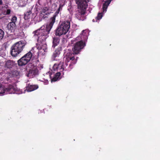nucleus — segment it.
Listing matches in <instances>:
<instances>
[{
    "instance_id": "17",
    "label": "nucleus",
    "mask_w": 160,
    "mask_h": 160,
    "mask_svg": "<svg viewBox=\"0 0 160 160\" xmlns=\"http://www.w3.org/2000/svg\"><path fill=\"white\" fill-rule=\"evenodd\" d=\"M32 13L31 10H29L24 13V18L25 20H28L30 19L31 17V14Z\"/></svg>"
},
{
    "instance_id": "12",
    "label": "nucleus",
    "mask_w": 160,
    "mask_h": 160,
    "mask_svg": "<svg viewBox=\"0 0 160 160\" xmlns=\"http://www.w3.org/2000/svg\"><path fill=\"white\" fill-rule=\"evenodd\" d=\"M15 62L12 60H8L6 62L5 66L7 68H12L15 65Z\"/></svg>"
},
{
    "instance_id": "2",
    "label": "nucleus",
    "mask_w": 160,
    "mask_h": 160,
    "mask_svg": "<svg viewBox=\"0 0 160 160\" xmlns=\"http://www.w3.org/2000/svg\"><path fill=\"white\" fill-rule=\"evenodd\" d=\"M53 25L49 22L47 23L46 26H42L40 28L34 31L33 33L34 36L38 37V40L43 42L48 37V34Z\"/></svg>"
},
{
    "instance_id": "31",
    "label": "nucleus",
    "mask_w": 160,
    "mask_h": 160,
    "mask_svg": "<svg viewBox=\"0 0 160 160\" xmlns=\"http://www.w3.org/2000/svg\"><path fill=\"white\" fill-rule=\"evenodd\" d=\"M2 15H3L2 11L1 10H0V19L2 17Z\"/></svg>"
},
{
    "instance_id": "13",
    "label": "nucleus",
    "mask_w": 160,
    "mask_h": 160,
    "mask_svg": "<svg viewBox=\"0 0 160 160\" xmlns=\"http://www.w3.org/2000/svg\"><path fill=\"white\" fill-rule=\"evenodd\" d=\"M59 10H57L54 13L53 16L50 18L49 20V22L54 24L55 22L56 18L58 14H59Z\"/></svg>"
},
{
    "instance_id": "26",
    "label": "nucleus",
    "mask_w": 160,
    "mask_h": 160,
    "mask_svg": "<svg viewBox=\"0 0 160 160\" xmlns=\"http://www.w3.org/2000/svg\"><path fill=\"white\" fill-rule=\"evenodd\" d=\"M12 75L14 76H15L17 77L19 75V73L18 71L17 70H15L12 72Z\"/></svg>"
},
{
    "instance_id": "32",
    "label": "nucleus",
    "mask_w": 160,
    "mask_h": 160,
    "mask_svg": "<svg viewBox=\"0 0 160 160\" xmlns=\"http://www.w3.org/2000/svg\"><path fill=\"white\" fill-rule=\"evenodd\" d=\"M98 20H96V19H95V20L94 19H93L92 20V21L93 22H97Z\"/></svg>"
},
{
    "instance_id": "22",
    "label": "nucleus",
    "mask_w": 160,
    "mask_h": 160,
    "mask_svg": "<svg viewBox=\"0 0 160 160\" xmlns=\"http://www.w3.org/2000/svg\"><path fill=\"white\" fill-rule=\"evenodd\" d=\"M32 53L30 51L24 55L23 56H25V57L30 61L31 59H32Z\"/></svg>"
},
{
    "instance_id": "18",
    "label": "nucleus",
    "mask_w": 160,
    "mask_h": 160,
    "mask_svg": "<svg viewBox=\"0 0 160 160\" xmlns=\"http://www.w3.org/2000/svg\"><path fill=\"white\" fill-rule=\"evenodd\" d=\"M16 27V24L14 22H10L8 23L7 26V28L8 30L11 31L13 30V28Z\"/></svg>"
},
{
    "instance_id": "33",
    "label": "nucleus",
    "mask_w": 160,
    "mask_h": 160,
    "mask_svg": "<svg viewBox=\"0 0 160 160\" xmlns=\"http://www.w3.org/2000/svg\"><path fill=\"white\" fill-rule=\"evenodd\" d=\"M2 1L1 0H0V5H2Z\"/></svg>"
},
{
    "instance_id": "20",
    "label": "nucleus",
    "mask_w": 160,
    "mask_h": 160,
    "mask_svg": "<svg viewBox=\"0 0 160 160\" xmlns=\"http://www.w3.org/2000/svg\"><path fill=\"white\" fill-rule=\"evenodd\" d=\"M59 39L58 38H53L52 42L53 45L52 47L54 48L59 43Z\"/></svg>"
},
{
    "instance_id": "28",
    "label": "nucleus",
    "mask_w": 160,
    "mask_h": 160,
    "mask_svg": "<svg viewBox=\"0 0 160 160\" xmlns=\"http://www.w3.org/2000/svg\"><path fill=\"white\" fill-rule=\"evenodd\" d=\"M11 10L10 9H7L6 13L5 14L6 15H9L10 13Z\"/></svg>"
},
{
    "instance_id": "1",
    "label": "nucleus",
    "mask_w": 160,
    "mask_h": 160,
    "mask_svg": "<svg viewBox=\"0 0 160 160\" xmlns=\"http://www.w3.org/2000/svg\"><path fill=\"white\" fill-rule=\"evenodd\" d=\"M77 59H75L74 54L69 51L64 55L63 62H60L58 67L62 70L70 71L73 68V65L76 63Z\"/></svg>"
},
{
    "instance_id": "7",
    "label": "nucleus",
    "mask_w": 160,
    "mask_h": 160,
    "mask_svg": "<svg viewBox=\"0 0 160 160\" xmlns=\"http://www.w3.org/2000/svg\"><path fill=\"white\" fill-rule=\"evenodd\" d=\"M31 52L32 53V60H34V62H39V61L38 58L39 56V53L38 50L37 49L35 50L34 49H32L30 50Z\"/></svg>"
},
{
    "instance_id": "3",
    "label": "nucleus",
    "mask_w": 160,
    "mask_h": 160,
    "mask_svg": "<svg viewBox=\"0 0 160 160\" xmlns=\"http://www.w3.org/2000/svg\"><path fill=\"white\" fill-rule=\"evenodd\" d=\"M88 2L90 0H87ZM76 4L77 5V10L76 14V17L79 20L83 19V16L86 13V9L88 7V2L86 0H75Z\"/></svg>"
},
{
    "instance_id": "11",
    "label": "nucleus",
    "mask_w": 160,
    "mask_h": 160,
    "mask_svg": "<svg viewBox=\"0 0 160 160\" xmlns=\"http://www.w3.org/2000/svg\"><path fill=\"white\" fill-rule=\"evenodd\" d=\"M28 73L27 76L28 77L32 76L38 74V70L37 68L27 70Z\"/></svg>"
},
{
    "instance_id": "24",
    "label": "nucleus",
    "mask_w": 160,
    "mask_h": 160,
    "mask_svg": "<svg viewBox=\"0 0 160 160\" xmlns=\"http://www.w3.org/2000/svg\"><path fill=\"white\" fill-rule=\"evenodd\" d=\"M102 17V14L101 13H99L97 17L95 18L97 20H98L101 19Z\"/></svg>"
},
{
    "instance_id": "15",
    "label": "nucleus",
    "mask_w": 160,
    "mask_h": 160,
    "mask_svg": "<svg viewBox=\"0 0 160 160\" xmlns=\"http://www.w3.org/2000/svg\"><path fill=\"white\" fill-rule=\"evenodd\" d=\"M14 89L12 85H9L7 88H5V94H8L12 93L14 91Z\"/></svg>"
},
{
    "instance_id": "29",
    "label": "nucleus",
    "mask_w": 160,
    "mask_h": 160,
    "mask_svg": "<svg viewBox=\"0 0 160 160\" xmlns=\"http://www.w3.org/2000/svg\"><path fill=\"white\" fill-rule=\"evenodd\" d=\"M42 1L43 0H38V3L40 5H42L43 4V3L42 2Z\"/></svg>"
},
{
    "instance_id": "14",
    "label": "nucleus",
    "mask_w": 160,
    "mask_h": 160,
    "mask_svg": "<svg viewBox=\"0 0 160 160\" xmlns=\"http://www.w3.org/2000/svg\"><path fill=\"white\" fill-rule=\"evenodd\" d=\"M26 69V71L37 68V65L32 63H29L27 65Z\"/></svg>"
},
{
    "instance_id": "10",
    "label": "nucleus",
    "mask_w": 160,
    "mask_h": 160,
    "mask_svg": "<svg viewBox=\"0 0 160 160\" xmlns=\"http://www.w3.org/2000/svg\"><path fill=\"white\" fill-rule=\"evenodd\" d=\"M62 50V48L61 46H59L55 51L52 55L53 58L55 59L57 57H58Z\"/></svg>"
},
{
    "instance_id": "23",
    "label": "nucleus",
    "mask_w": 160,
    "mask_h": 160,
    "mask_svg": "<svg viewBox=\"0 0 160 160\" xmlns=\"http://www.w3.org/2000/svg\"><path fill=\"white\" fill-rule=\"evenodd\" d=\"M86 30H83L81 33L80 34L81 37L82 38H85V39H87L88 38L87 34L86 33Z\"/></svg>"
},
{
    "instance_id": "19",
    "label": "nucleus",
    "mask_w": 160,
    "mask_h": 160,
    "mask_svg": "<svg viewBox=\"0 0 160 160\" xmlns=\"http://www.w3.org/2000/svg\"><path fill=\"white\" fill-rule=\"evenodd\" d=\"M61 75V73L60 72H58L56 73L54 75V77L51 79V82H55L58 80L59 77Z\"/></svg>"
},
{
    "instance_id": "4",
    "label": "nucleus",
    "mask_w": 160,
    "mask_h": 160,
    "mask_svg": "<svg viewBox=\"0 0 160 160\" xmlns=\"http://www.w3.org/2000/svg\"><path fill=\"white\" fill-rule=\"evenodd\" d=\"M70 27V22L69 20L62 22L57 27L55 34L56 36H60L65 34L69 31Z\"/></svg>"
},
{
    "instance_id": "27",
    "label": "nucleus",
    "mask_w": 160,
    "mask_h": 160,
    "mask_svg": "<svg viewBox=\"0 0 160 160\" xmlns=\"http://www.w3.org/2000/svg\"><path fill=\"white\" fill-rule=\"evenodd\" d=\"M17 20V18L15 16H12L11 18L12 22H13L15 23V22H16Z\"/></svg>"
},
{
    "instance_id": "21",
    "label": "nucleus",
    "mask_w": 160,
    "mask_h": 160,
    "mask_svg": "<svg viewBox=\"0 0 160 160\" xmlns=\"http://www.w3.org/2000/svg\"><path fill=\"white\" fill-rule=\"evenodd\" d=\"M48 10V8L47 7H45L43 8L42 9L40 13L41 16L42 15H43V16L45 14L47 15L48 13L47 12Z\"/></svg>"
},
{
    "instance_id": "16",
    "label": "nucleus",
    "mask_w": 160,
    "mask_h": 160,
    "mask_svg": "<svg viewBox=\"0 0 160 160\" xmlns=\"http://www.w3.org/2000/svg\"><path fill=\"white\" fill-rule=\"evenodd\" d=\"M111 2V0H107L105 2L102 6V9L103 12L106 11L108 7L110 4Z\"/></svg>"
},
{
    "instance_id": "30",
    "label": "nucleus",
    "mask_w": 160,
    "mask_h": 160,
    "mask_svg": "<svg viewBox=\"0 0 160 160\" xmlns=\"http://www.w3.org/2000/svg\"><path fill=\"white\" fill-rule=\"evenodd\" d=\"M62 6L61 4H60L59 5V8L57 10H59V11L60 12V10L62 9Z\"/></svg>"
},
{
    "instance_id": "9",
    "label": "nucleus",
    "mask_w": 160,
    "mask_h": 160,
    "mask_svg": "<svg viewBox=\"0 0 160 160\" xmlns=\"http://www.w3.org/2000/svg\"><path fill=\"white\" fill-rule=\"evenodd\" d=\"M38 88L37 85H31L30 84H27L26 86V90L28 92H30L36 90Z\"/></svg>"
},
{
    "instance_id": "8",
    "label": "nucleus",
    "mask_w": 160,
    "mask_h": 160,
    "mask_svg": "<svg viewBox=\"0 0 160 160\" xmlns=\"http://www.w3.org/2000/svg\"><path fill=\"white\" fill-rule=\"evenodd\" d=\"M23 56L18 61V64L19 66H23L26 65L29 61Z\"/></svg>"
},
{
    "instance_id": "6",
    "label": "nucleus",
    "mask_w": 160,
    "mask_h": 160,
    "mask_svg": "<svg viewBox=\"0 0 160 160\" xmlns=\"http://www.w3.org/2000/svg\"><path fill=\"white\" fill-rule=\"evenodd\" d=\"M86 45L85 42L82 40L77 42L74 44V46L72 48V50L74 54H77L79 53L81 50L83 49Z\"/></svg>"
},
{
    "instance_id": "5",
    "label": "nucleus",
    "mask_w": 160,
    "mask_h": 160,
    "mask_svg": "<svg viewBox=\"0 0 160 160\" xmlns=\"http://www.w3.org/2000/svg\"><path fill=\"white\" fill-rule=\"evenodd\" d=\"M24 40L20 41L15 43L12 47L11 54L13 57H16L22 52L26 45Z\"/></svg>"
},
{
    "instance_id": "25",
    "label": "nucleus",
    "mask_w": 160,
    "mask_h": 160,
    "mask_svg": "<svg viewBox=\"0 0 160 160\" xmlns=\"http://www.w3.org/2000/svg\"><path fill=\"white\" fill-rule=\"evenodd\" d=\"M4 34V31L0 29V40L2 39Z\"/></svg>"
}]
</instances>
